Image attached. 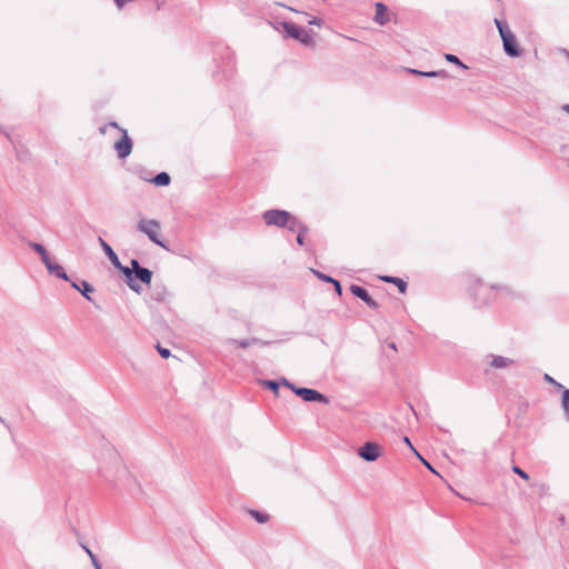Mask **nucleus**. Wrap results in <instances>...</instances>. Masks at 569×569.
Masks as SVG:
<instances>
[{
  "label": "nucleus",
  "mask_w": 569,
  "mask_h": 569,
  "mask_svg": "<svg viewBox=\"0 0 569 569\" xmlns=\"http://www.w3.org/2000/svg\"><path fill=\"white\" fill-rule=\"evenodd\" d=\"M262 219L267 226L287 227L290 230H296L298 219L286 210H267L262 214Z\"/></svg>",
  "instance_id": "nucleus-1"
},
{
  "label": "nucleus",
  "mask_w": 569,
  "mask_h": 569,
  "mask_svg": "<svg viewBox=\"0 0 569 569\" xmlns=\"http://www.w3.org/2000/svg\"><path fill=\"white\" fill-rule=\"evenodd\" d=\"M137 230L146 234L151 242L167 249L161 240V224L158 220L140 218L137 223Z\"/></svg>",
  "instance_id": "nucleus-2"
},
{
  "label": "nucleus",
  "mask_w": 569,
  "mask_h": 569,
  "mask_svg": "<svg viewBox=\"0 0 569 569\" xmlns=\"http://www.w3.org/2000/svg\"><path fill=\"white\" fill-rule=\"evenodd\" d=\"M109 128L116 129L121 133V138L114 142L113 148L120 159H126L132 151V141L129 138L127 130L119 128L117 122H110L109 124L101 127L100 132L106 134Z\"/></svg>",
  "instance_id": "nucleus-3"
},
{
  "label": "nucleus",
  "mask_w": 569,
  "mask_h": 569,
  "mask_svg": "<svg viewBox=\"0 0 569 569\" xmlns=\"http://www.w3.org/2000/svg\"><path fill=\"white\" fill-rule=\"evenodd\" d=\"M495 24L499 31L500 37H501L503 50L506 51V53L510 57H519L520 50L517 46L516 37L510 31L508 26L499 19H495Z\"/></svg>",
  "instance_id": "nucleus-4"
},
{
  "label": "nucleus",
  "mask_w": 569,
  "mask_h": 569,
  "mask_svg": "<svg viewBox=\"0 0 569 569\" xmlns=\"http://www.w3.org/2000/svg\"><path fill=\"white\" fill-rule=\"evenodd\" d=\"M280 24L290 38H293L308 47L315 44L313 36L308 30L291 22H281Z\"/></svg>",
  "instance_id": "nucleus-5"
},
{
  "label": "nucleus",
  "mask_w": 569,
  "mask_h": 569,
  "mask_svg": "<svg viewBox=\"0 0 569 569\" xmlns=\"http://www.w3.org/2000/svg\"><path fill=\"white\" fill-rule=\"evenodd\" d=\"M382 448L376 442H366L358 449V455L363 460L372 462L376 461L381 455Z\"/></svg>",
  "instance_id": "nucleus-6"
},
{
  "label": "nucleus",
  "mask_w": 569,
  "mask_h": 569,
  "mask_svg": "<svg viewBox=\"0 0 569 569\" xmlns=\"http://www.w3.org/2000/svg\"><path fill=\"white\" fill-rule=\"evenodd\" d=\"M293 392L308 402L317 401L326 405L329 402L328 398L325 395L320 393L315 389L298 388L293 389Z\"/></svg>",
  "instance_id": "nucleus-7"
},
{
  "label": "nucleus",
  "mask_w": 569,
  "mask_h": 569,
  "mask_svg": "<svg viewBox=\"0 0 569 569\" xmlns=\"http://www.w3.org/2000/svg\"><path fill=\"white\" fill-rule=\"evenodd\" d=\"M350 291L352 292V295H355L356 297L361 299L363 302H366L370 308L377 309L379 307L378 302L369 296V293L367 292V290L365 288H362L360 286L352 284L350 287Z\"/></svg>",
  "instance_id": "nucleus-8"
},
{
  "label": "nucleus",
  "mask_w": 569,
  "mask_h": 569,
  "mask_svg": "<svg viewBox=\"0 0 569 569\" xmlns=\"http://www.w3.org/2000/svg\"><path fill=\"white\" fill-rule=\"evenodd\" d=\"M489 366L493 369H509L515 365V360L503 356H490Z\"/></svg>",
  "instance_id": "nucleus-9"
},
{
  "label": "nucleus",
  "mask_w": 569,
  "mask_h": 569,
  "mask_svg": "<svg viewBox=\"0 0 569 569\" xmlns=\"http://www.w3.org/2000/svg\"><path fill=\"white\" fill-rule=\"evenodd\" d=\"M375 8H376V14L373 17L375 22L378 23L379 26H386L390 20L389 13H388V8L382 2H377L375 4Z\"/></svg>",
  "instance_id": "nucleus-10"
},
{
  "label": "nucleus",
  "mask_w": 569,
  "mask_h": 569,
  "mask_svg": "<svg viewBox=\"0 0 569 569\" xmlns=\"http://www.w3.org/2000/svg\"><path fill=\"white\" fill-rule=\"evenodd\" d=\"M48 272L51 273V274H54L56 277L60 278V279H63V280H69L68 278V274L67 272L64 271L63 267H61L60 264L53 262L51 260V258H49L47 260V262H43Z\"/></svg>",
  "instance_id": "nucleus-11"
},
{
  "label": "nucleus",
  "mask_w": 569,
  "mask_h": 569,
  "mask_svg": "<svg viewBox=\"0 0 569 569\" xmlns=\"http://www.w3.org/2000/svg\"><path fill=\"white\" fill-rule=\"evenodd\" d=\"M99 243L113 267L121 268V262L113 249L102 238H99Z\"/></svg>",
  "instance_id": "nucleus-12"
},
{
  "label": "nucleus",
  "mask_w": 569,
  "mask_h": 569,
  "mask_svg": "<svg viewBox=\"0 0 569 569\" xmlns=\"http://www.w3.org/2000/svg\"><path fill=\"white\" fill-rule=\"evenodd\" d=\"M118 269L127 277L129 288L132 291L140 293L141 287L134 282L133 277H132V274H133L132 270L128 267H123L122 264H121V268H118Z\"/></svg>",
  "instance_id": "nucleus-13"
},
{
  "label": "nucleus",
  "mask_w": 569,
  "mask_h": 569,
  "mask_svg": "<svg viewBox=\"0 0 569 569\" xmlns=\"http://www.w3.org/2000/svg\"><path fill=\"white\" fill-rule=\"evenodd\" d=\"M409 72L413 73V74L422 76V77H429V78L439 77V78H442V79H447L449 77V74L445 70L426 71L425 72V71H419V70H416V69H409Z\"/></svg>",
  "instance_id": "nucleus-14"
},
{
  "label": "nucleus",
  "mask_w": 569,
  "mask_h": 569,
  "mask_svg": "<svg viewBox=\"0 0 569 569\" xmlns=\"http://www.w3.org/2000/svg\"><path fill=\"white\" fill-rule=\"evenodd\" d=\"M71 286L77 289L78 291L81 292V295L89 301H91V297H90V293L93 292V288L92 286L87 282V281H82L81 284L79 286L78 283L76 282H72Z\"/></svg>",
  "instance_id": "nucleus-15"
},
{
  "label": "nucleus",
  "mask_w": 569,
  "mask_h": 569,
  "mask_svg": "<svg viewBox=\"0 0 569 569\" xmlns=\"http://www.w3.org/2000/svg\"><path fill=\"white\" fill-rule=\"evenodd\" d=\"M156 186L166 187L170 183L171 178L167 172H160L157 176H154L152 179L149 180Z\"/></svg>",
  "instance_id": "nucleus-16"
},
{
  "label": "nucleus",
  "mask_w": 569,
  "mask_h": 569,
  "mask_svg": "<svg viewBox=\"0 0 569 569\" xmlns=\"http://www.w3.org/2000/svg\"><path fill=\"white\" fill-rule=\"evenodd\" d=\"M136 277L139 278L143 283L150 284L152 279V272L147 268H139L136 270Z\"/></svg>",
  "instance_id": "nucleus-17"
},
{
  "label": "nucleus",
  "mask_w": 569,
  "mask_h": 569,
  "mask_svg": "<svg viewBox=\"0 0 569 569\" xmlns=\"http://www.w3.org/2000/svg\"><path fill=\"white\" fill-rule=\"evenodd\" d=\"M380 279L385 282H389V283H392V284H397L399 290L401 292H405L406 291V288H407V284L406 282L400 279V278H396V277H390V276H383V277H380Z\"/></svg>",
  "instance_id": "nucleus-18"
},
{
  "label": "nucleus",
  "mask_w": 569,
  "mask_h": 569,
  "mask_svg": "<svg viewBox=\"0 0 569 569\" xmlns=\"http://www.w3.org/2000/svg\"><path fill=\"white\" fill-rule=\"evenodd\" d=\"M228 342L231 345H234L237 347H240V348H248V347L259 343V340L256 338L243 339V340L230 339V340H228Z\"/></svg>",
  "instance_id": "nucleus-19"
},
{
  "label": "nucleus",
  "mask_w": 569,
  "mask_h": 569,
  "mask_svg": "<svg viewBox=\"0 0 569 569\" xmlns=\"http://www.w3.org/2000/svg\"><path fill=\"white\" fill-rule=\"evenodd\" d=\"M30 247L38 252L41 256L42 262H47V260L50 258L44 247L37 242H31Z\"/></svg>",
  "instance_id": "nucleus-20"
},
{
  "label": "nucleus",
  "mask_w": 569,
  "mask_h": 569,
  "mask_svg": "<svg viewBox=\"0 0 569 569\" xmlns=\"http://www.w3.org/2000/svg\"><path fill=\"white\" fill-rule=\"evenodd\" d=\"M445 59L450 63H455V64L461 67L462 69H468V67L463 62H461V60L455 54L446 53Z\"/></svg>",
  "instance_id": "nucleus-21"
},
{
  "label": "nucleus",
  "mask_w": 569,
  "mask_h": 569,
  "mask_svg": "<svg viewBox=\"0 0 569 569\" xmlns=\"http://www.w3.org/2000/svg\"><path fill=\"white\" fill-rule=\"evenodd\" d=\"M296 230H299V233H298V237H297V242L302 246L303 244V237H305V233L307 231V228L300 223V221L298 220V226L296 227Z\"/></svg>",
  "instance_id": "nucleus-22"
},
{
  "label": "nucleus",
  "mask_w": 569,
  "mask_h": 569,
  "mask_svg": "<svg viewBox=\"0 0 569 569\" xmlns=\"http://www.w3.org/2000/svg\"><path fill=\"white\" fill-rule=\"evenodd\" d=\"M250 515L256 519V521H258L260 523L267 522L268 518H269L268 515L256 511V510H251Z\"/></svg>",
  "instance_id": "nucleus-23"
},
{
  "label": "nucleus",
  "mask_w": 569,
  "mask_h": 569,
  "mask_svg": "<svg viewBox=\"0 0 569 569\" xmlns=\"http://www.w3.org/2000/svg\"><path fill=\"white\" fill-rule=\"evenodd\" d=\"M311 271L313 272V274L319 278L320 280H323L326 282H332L333 281V278L325 274V273H321L320 271H317L315 269H311Z\"/></svg>",
  "instance_id": "nucleus-24"
},
{
  "label": "nucleus",
  "mask_w": 569,
  "mask_h": 569,
  "mask_svg": "<svg viewBox=\"0 0 569 569\" xmlns=\"http://www.w3.org/2000/svg\"><path fill=\"white\" fill-rule=\"evenodd\" d=\"M512 471L515 473H517L518 476H520L523 480H528L529 479V475L527 472H525L521 468H519L518 466H513L512 467Z\"/></svg>",
  "instance_id": "nucleus-25"
},
{
  "label": "nucleus",
  "mask_w": 569,
  "mask_h": 569,
  "mask_svg": "<svg viewBox=\"0 0 569 569\" xmlns=\"http://www.w3.org/2000/svg\"><path fill=\"white\" fill-rule=\"evenodd\" d=\"M157 350L159 355L164 359H168L171 356L170 350L167 348H162L160 345L157 346Z\"/></svg>",
  "instance_id": "nucleus-26"
},
{
  "label": "nucleus",
  "mask_w": 569,
  "mask_h": 569,
  "mask_svg": "<svg viewBox=\"0 0 569 569\" xmlns=\"http://www.w3.org/2000/svg\"><path fill=\"white\" fill-rule=\"evenodd\" d=\"M266 387L273 390L276 393L278 392L279 385L276 381L267 380L263 382Z\"/></svg>",
  "instance_id": "nucleus-27"
},
{
  "label": "nucleus",
  "mask_w": 569,
  "mask_h": 569,
  "mask_svg": "<svg viewBox=\"0 0 569 569\" xmlns=\"http://www.w3.org/2000/svg\"><path fill=\"white\" fill-rule=\"evenodd\" d=\"M86 551H87V552H88V555L90 556L91 561H92V563H93L94 568H96V569H101V566H100V563L98 562V560H97L96 556H94V555H93V553H92L88 548H86Z\"/></svg>",
  "instance_id": "nucleus-28"
},
{
  "label": "nucleus",
  "mask_w": 569,
  "mask_h": 569,
  "mask_svg": "<svg viewBox=\"0 0 569 569\" xmlns=\"http://www.w3.org/2000/svg\"><path fill=\"white\" fill-rule=\"evenodd\" d=\"M562 405L563 408L567 409L569 407V390L566 389L562 393Z\"/></svg>",
  "instance_id": "nucleus-29"
},
{
  "label": "nucleus",
  "mask_w": 569,
  "mask_h": 569,
  "mask_svg": "<svg viewBox=\"0 0 569 569\" xmlns=\"http://www.w3.org/2000/svg\"><path fill=\"white\" fill-rule=\"evenodd\" d=\"M416 456H417V457H418V458L423 462V465H425V466H426L430 471H432L433 473H437V472H436V470L431 467V465H430L428 461H426V460L420 456V453H419V452H416Z\"/></svg>",
  "instance_id": "nucleus-30"
},
{
  "label": "nucleus",
  "mask_w": 569,
  "mask_h": 569,
  "mask_svg": "<svg viewBox=\"0 0 569 569\" xmlns=\"http://www.w3.org/2000/svg\"><path fill=\"white\" fill-rule=\"evenodd\" d=\"M139 268H141V266L139 264L138 260L132 259L131 260V268H130L132 270V272L136 273V270H138Z\"/></svg>",
  "instance_id": "nucleus-31"
},
{
  "label": "nucleus",
  "mask_w": 569,
  "mask_h": 569,
  "mask_svg": "<svg viewBox=\"0 0 569 569\" xmlns=\"http://www.w3.org/2000/svg\"><path fill=\"white\" fill-rule=\"evenodd\" d=\"M309 24H312V26H318L320 27L321 26V20L317 17H313L311 18L309 21H308Z\"/></svg>",
  "instance_id": "nucleus-32"
},
{
  "label": "nucleus",
  "mask_w": 569,
  "mask_h": 569,
  "mask_svg": "<svg viewBox=\"0 0 569 569\" xmlns=\"http://www.w3.org/2000/svg\"><path fill=\"white\" fill-rule=\"evenodd\" d=\"M331 283H333L337 293L341 295V284H340V282L337 281L336 279H333V281Z\"/></svg>",
  "instance_id": "nucleus-33"
},
{
  "label": "nucleus",
  "mask_w": 569,
  "mask_h": 569,
  "mask_svg": "<svg viewBox=\"0 0 569 569\" xmlns=\"http://www.w3.org/2000/svg\"><path fill=\"white\" fill-rule=\"evenodd\" d=\"M282 385L288 387L289 389H291L293 391V389H298V387L293 386L292 383H290L287 379H282Z\"/></svg>",
  "instance_id": "nucleus-34"
},
{
  "label": "nucleus",
  "mask_w": 569,
  "mask_h": 569,
  "mask_svg": "<svg viewBox=\"0 0 569 569\" xmlns=\"http://www.w3.org/2000/svg\"><path fill=\"white\" fill-rule=\"evenodd\" d=\"M403 440H405L406 445H408L415 453H416V452H418V451L413 448V446L411 445V442H410V440H409V438H408V437H405V439H403Z\"/></svg>",
  "instance_id": "nucleus-35"
},
{
  "label": "nucleus",
  "mask_w": 569,
  "mask_h": 569,
  "mask_svg": "<svg viewBox=\"0 0 569 569\" xmlns=\"http://www.w3.org/2000/svg\"><path fill=\"white\" fill-rule=\"evenodd\" d=\"M561 109L569 114V104H563Z\"/></svg>",
  "instance_id": "nucleus-36"
},
{
  "label": "nucleus",
  "mask_w": 569,
  "mask_h": 569,
  "mask_svg": "<svg viewBox=\"0 0 569 569\" xmlns=\"http://www.w3.org/2000/svg\"><path fill=\"white\" fill-rule=\"evenodd\" d=\"M565 410H566L567 417L569 419V407L567 409H565Z\"/></svg>",
  "instance_id": "nucleus-37"
},
{
  "label": "nucleus",
  "mask_w": 569,
  "mask_h": 569,
  "mask_svg": "<svg viewBox=\"0 0 569 569\" xmlns=\"http://www.w3.org/2000/svg\"><path fill=\"white\" fill-rule=\"evenodd\" d=\"M546 379L550 381L552 380L548 375H546Z\"/></svg>",
  "instance_id": "nucleus-38"
}]
</instances>
